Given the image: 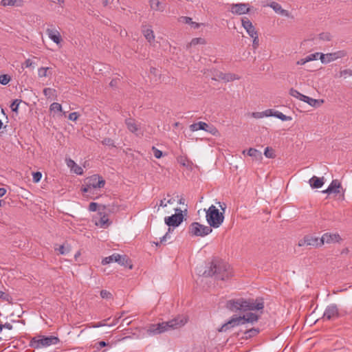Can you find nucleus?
<instances>
[{
    "label": "nucleus",
    "mask_w": 352,
    "mask_h": 352,
    "mask_svg": "<svg viewBox=\"0 0 352 352\" xmlns=\"http://www.w3.org/2000/svg\"><path fill=\"white\" fill-rule=\"evenodd\" d=\"M303 102H307L311 107H316L320 104L319 100L316 99L311 98L309 96H305L304 100H302Z\"/></svg>",
    "instance_id": "nucleus-33"
},
{
    "label": "nucleus",
    "mask_w": 352,
    "mask_h": 352,
    "mask_svg": "<svg viewBox=\"0 0 352 352\" xmlns=\"http://www.w3.org/2000/svg\"><path fill=\"white\" fill-rule=\"evenodd\" d=\"M347 56V52L344 50H338L334 52L322 54L320 60L323 64H328L338 59H341Z\"/></svg>",
    "instance_id": "nucleus-10"
},
{
    "label": "nucleus",
    "mask_w": 352,
    "mask_h": 352,
    "mask_svg": "<svg viewBox=\"0 0 352 352\" xmlns=\"http://www.w3.org/2000/svg\"><path fill=\"white\" fill-rule=\"evenodd\" d=\"M307 63H308V60H307V57H305V58H300L298 60H297L296 64L297 65H303L306 64Z\"/></svg>",
    "instance_id": "nucleus-57"
},
{
    "label": "nucleus",
    "mask_w": 352,
    "mask_h": 352,
    "mask_svg": "<svg viewBox=\"0 0 352 352\" xmlns=\"http://www.w3.org/2000/svg\"><path fill=\"white\" fill-rule=\"evenodd\" d=\"M67 165L70 168L71 170L77 175H81L83 174V169L79 166L74 160L69 159L66 160Z\"/></svg>",
    "instance_id": "nucleus-20"
},
{
    "label": "nucleus",
    "mask_w": 352,
    "mask_h": 352,
    "mask_svg": "<svg viewBox=\"0 0 352 352\" xmlns=\"http://www.w3.org/2000/svg\"><path fill=\"white\" fill-rule=\"evenodd\" d=\"M264 155L267 158H274L275 157L274 150L270 147L265 148Z\"/></svg>",
    "instance_id": "nucleus-39"
},
{
    "label": "nucleus",
    "mask_w": 352,
    "mask_h": 352,
    "mask_svg": "<svg viewBox=\"0 0 352 352\" xmlns=\"http://www.w3.org/2000/svg\"><path fill=\"white\" fill-rule=\"evenodd\" d=\"M204 275L206 276H214L216 278L222 280H228L233 275L230 265L225 261H219L212 262L208 270H205Z\"/></svg>",
    "instance_id": "nucleus-3"
},
{
    "label": "nucleus",
    "mask_w": 352,
    "mask_h": 352,
    "mask_svg": "<svg viewBox=\"0 0 352 352\" xmlns=\"http://www.w3.org/2000/svg\"><path fill=\"white\" fill-rule=\"evenodd\" d=\"M149 4L151 8L156 11L163 12L165 9V6L159 0H149Z\"/></svg>",
    "instance_id": "nucleus-26"
},
{
    "label": "nucleus",
    "mask_w": 352,
    "mask_h": 352,
    "mask_svg": "<svg viewBox=\"0 0 352 352\" xmlns=\"http://www.w3.org/2000/svg\"><path fill=\"white\" fill-rule=\"evenodd\" d=\"M241 23L243 28L246 30L250 37L258 34L255 28L252 25V23L247 17L242 18Z\"/></svg>",
    "instance_id": "nucleus-15"
},
{
    "label": "nucleus",
    "mask_w": 352,
    "mask_h": 352,
    "mask_svg": "<svg viewBox=\"0 0 352 352\" xmlns=\"http://www.w3.org/2000/svg\"><path fill=\"white\" fill-rule=\"evenodd\" d=\"M322 236L320 238L313 236H307L304 239V243L307 245L314 246V247H320L322 245Z\"/></svg>",
    "instance_id": "nucleus-19"
},
{
    "label": "nucleus",
    "mask_w": 352,
    "mask_h": 352,
    "mask_svg": "<svg viewBox=\"0 0 352 352\" xmlns=\"http://www.w3.org/2000/svg\"><path fill=\"white\" fill-rule=\"evenodd\" d=\"M250 10V8L248 3H232L230 6V11L233 14L242 15L248 13Z\"/></svg>",
    "instance_id": "nucleus-13"
},
{
    "label": "nucleus",
    "mask_w": 352,
    "mask_h": 352,
    "mask_svg": "<svg viewBox=\"0 0 352 352\" xmlns=\"http://www.w3.org/2000/svg\"><path fill=\"white\" fill-rule=\"evenodd\" d=\"M341 187L340 183L338 180H333L329 187L323 191L324 193L339 192L338 189Z\"/></svg>",
    "instance_id": "nucleus-23"
},
{
    "label": "nucleus",
    "mask_w": 352,
    "mask_h": 352,
    "mask_svg": "<svg viewBox=\"0 0 352 352\" xmlns=\"http://www.w3.org/2000/svg\"><path fill=\"white\" fill-rule=\"evenodd\" d=\"M109 345V343L104 342V341H100L98 342L97 344H96V349H100V348L102 347H104L106 346H108Z\"/></svg>",
    "instance_id": "nucleus-55"
},
{
    "label": "nucleus",
    "mask_w": 352,
    "mask_h": 352,
    "mask_svg": "<svg viewBox=\"0 0 352 352\" xmlns=\"http://www.w3.org/2000/svg\"><path fill=\"white\" fill-rule=\"evenodd\" d=\"M275 113H276V111L274 109H266L265 111H264L265 117H270V116L274 117Z\"/></svg>",
    "instance_id": "nucleus-49"
},
{
    "label": "nucleus",
    "mask_w": 352,
    "mask_h": 352,
    "mask_svg": "<svg viewBox=\"0 0 352 352\" xmlns=\"http://www.w3.org/2000/svg\"><path fill=\"white\" fill-rule=\"evenodd\" d=\"M1 6H21L23 5L22 0H1Z\"/></svg>",
    "instance_id": "nucleus-27"
},
{
    "label": "nucleus",
    "mask_w": 352,
    "mask_h": 352,
    "mask_svg": "<svg viewBox=\"0 0 352 352\" xmlns=\"http://www.w3.org/2000/svg\"><path fill=\"white\" fill-rule=\"evenodd\" d=\"M239 323L240 324H245V323H254L258 320V316L252 312L248 313L243 316H237Z\"/></svg>",
    "instance_id": "nucleus-17"
},
{
    "label": "nucleus",
    "mask_w": 352,
    "mask_h": 352,
    "mask_svg": "<svg viewBox=\"0 0 352 352\" xmlns=\"http://www.w3.org/2000/svg\"><path fill=\"white\" fill-rule=\"evenodd\" d=\"M143 34L146 39L149 42L152 43L155 40V35L153 31L151 28H146L143 30Z\"/></svg>",
    "instance_id": "nucleus-29"
},
{
    "label": "nucleus",
    "mask_w": 352,
    "mask_h": 352,
    "mask_svg": "<svg viewBox=\"0 0 352 352\" xmlns=\"http://www.w3.org/2000/svg\"><path fill=\"white\" fill-rule=\"evenodd\" d=\"M50 110L52 112H62V106L58 102H53L50 107Z\"/></svg>",
    "instance_id": "nucleus-37"
},
{
    "label": "nucleus",
    "mask_w": 352,
    "mask_h": 352,
    "mask_svg": "<svg viewBox=\"0 0 352 352\" xmlns=\"http://www.w3.org/2000/svg\"><path fill=\"white\" fill-rule=\"evenodd\" d=\"M42 177V174L40 172H35L32 174V179L34 183H38L40 182Z\"/></svg>",
    "instance_id": "nucleus-44"
},
{
    "label": "nucleus",
    "mask_w": 352,
    "mask_h": 352,
    "mask_svg": "<svg viewBox=\"0 0 352 352\" xmlns=\"http://www.w3.org/2000/svg\"><path fill=\"white\" fill-rule=\"evenodd\" d=\"M21 102V100H15L13 101V102L10 105V108L12 111L17 112Z\"/></svg>",
    "instance_id": "nucleus-43"
},
{
    "label": "nucleus",
    "mask_w": 352,
    "mask_h": 352,
    "mask_svg": "<svg viewBox=\"0 0 352 352\" xmlns=\"http://www.w3.org/2000/svg\"><path fill=\"white\" fill-rule=\"evenodd\" d=\"M322 54V53L316 52V53H314V54H309V55H307L306 56L307 57V60H308V62H310V61H312V60H318V58H320V55Z\"/></svg>",
    "instance_id": "nucleus-38"
},
{
    "label": "nucleus",
    "mask_w": 352,
    "mask_h": 352,
    "mask_svg": "<svg viewBox=\"0 0 352 352\" xmlns=\"http://www.w3.org/2000/svg\"><path fill=\"white\" fill-rule=\"evenodd\" d=\"M46 34L48 37L56 45H60L62 41V37L59 31L55 28H47Z\"/></svg>",
    "instance_id": "nucleus-16"
},
{
    "label": "nucleus",
    "mask_w": 352,
    "mask_h": 352,
    "mask_svg": "<svg viewBox=\"0 0 352 352\" xmlns=\"http://www.w3.org/2000/svg\"><path fill=\"white\" fill-rule=\"evenodd\" d=\"M227 307L233 311L262 310L264 308V302L262 298L256 300L239 298L228 300Z\"/></svg>",
    "instance_id": "nucleus-1"
},
{
    "label": "nucleus",
    "mask_w": 352,
    "mask_h": 352,
    "mask_svg": "<svg viewBox=\"0 0 352 352\" xmlns=\"http://www.w3.org/2000/svg\"><path fill=\"white\" fill-rule=\"evenodd\" d=\"M340 316L338 306L336 304L328 305L323 314L322 318L324 320H334Z\"/></svg>",
    "instance_id": "nucleus-11"
},
{
    "label": "nucleus",
    "mask_w": 352,
    "mask_h": 352,
    "mask_svg": "<svg viewBox=\"0 0 352 352\" xmlns=\"http://www.w3.org/2000/svg\"><path fill=\"white\" fill-rule=\"evenodd\" d=\"M113 262L118 263L122 266L129 267L130 269L132 268L131 261L129 260L126 255H120L119 254H113L112 255L105 257L102 260V265H107Z\"/></svg>",
    "instance_id": "nucleus-9"
},
{
    "label": "nucleus",
    "mask_w": 352,
    "mask_h": 352,
    "mask_svg": "<svg viewBox=\"0 0 352 352\" xmlns=\"http://www.w3.org/2000/svg\"><path fill=\"white\" fill-rule=\"evenodd\" d=\"M352 76V70L349 69H345L340 72V77L346 78L347 76Z\"/></svg>",
    "instance_id": "nucleus-41"
},
{
    "label": "nucleus",
    "mask_w": 352,
    "mask_h": 352,
    "mask_svg": "<svg viewBox=\"0 0 352 352\" xmlns=\"http://www.w3.org/2000/svg\"><path fill=\"white\" fill-rule=\"evenodd\" d=\"M342 241V238L338 233H329L326 232L322 236V245L324 243L331 244L336 243H340Z\"/></svg>",
    "instance_id": "nucleus-14"
},
{
    "label": "nucleus",
    "mask_w": 352,
    "mask_h": 352,
    "mask_svg": "<svg viewBox=\"0 0 352 352\" xmlns=\"http://www.w3.org/2000/svg\"><path fill=\"white\" fill-rule=\"evenodd\" d=\"M175 202V199L173 198H170L166 200V204L168 206V204H173Z\"/></svg>",
    "instance_id": "nucleus-62"
},
{
    "label": "nucleus",
    "mask_w": 352,
    "mask_h": 352,
    "mask_svg": "<svg viewBox=\"0 0 352 352\" xmlns=\"http://www.w3.org/2000/svg\"><path fill=\"white\" fill-rule=\"evenodd\" d=\"M166 199H161L160 201V204H159V208L160 207H162V208H165L167 206L166 204Z\"/></svg>",
    "instance_id": "nucleus-59"
},
{
    "label": "nucleus",
    "mask_w": 352,
    "mask_h": 352,
    "mask_svg": "<svg viewBox=\"0 0 352 352\" xmlns=\"http://www.w3.org/2000/svg\"><path fill=\"white\" fill-rule=\"evenodd\" d=\"M49 67H41L38 69V75L39 77H46L47 76V70L49 69Z\"/></svg>",
    "instance_id": "nucleus-42"
},
{
    "label": "nucleus",
    "mask_w": 352,
    "mask_h": 352,
    "mask_svg": "<svg viewBox=\"0 0 352 352\" xmlns=\"http://www.w3.org/2000/svg\"><path fill=\"white\" fill-rule=\"evenodd\" d=\"M190 129L192 131H197L199 130H203L212 135H215L218 133V131L216 128L213 126H210L207 123L204 122H198L196 123H193L190 125Z\"/></svg>",
    "instance_id": "nucleus-12"
},
{
    "label": "nucleus",
    "mask_w": 352,
    "mask_h": 352,
    "mask_svg": "<svg viewBox=\"0 0 352 352\" xmlns=\"http://www.w3.org/2000/svg\"><path fill=\"white\" fill-rule=\"evenodd\" d=\"M252 117L254 118L260 119L265 117L264 111L261 112H254L252 114Z\"/></svg>",
    "instance_id": "nucleus-50"
},
{
    "label": "nucleus",
    "mask_w": 352,
    "mask_h": 352,
    "mask_svg": "<svg viewBox=\"0 0 352 352\" xmlns=\"http://www.w3.org/2000/svg\"><path fill=\"white\" fill-rule=\"evenodd\" d=\"M274 117L280 119L282 121H290L292 119V117L287 116L278 111H276Z\"/></svg>",
    "instance_id": "nucleus-36"
},
{
    "label": "nucleus",
    "mask_w": 352,
    "mask_h": 352,
    "mask_svg": "<svg viewBox=\"0 0 352 352\" xmlns=\"http://www.w3.org/2000/svg\"><path fill=\"white\" fill-rule=\"evenodd\" d=\"M270 7L272 8L276 13H278L282 16H289L288 11L283 9L281 6L276 2L271 3L270 4Z\"/></svg>",
    "instance_id": "nucleus-25"
},
{
    "label": "nucleus",
    "mask_w": 352,
    "mask_h": 352,
    "mask_svg": "<svg viewBox=\"0 0 352 352\" xmlns=\"http://www.w3.org/2000/svg\"><path fill=\"white\" fill-rule=\"evenodd\" d=\"M100 296L104 299H110L112 298V294L107 290H102L100 292Z\"/></svg>",
    "instance_id": "nucleus-46"
},
{
    "label": "nucleus",
    "mask_w": 352,
    "mask_h": 352,
    "mask_svg": "<svg viewBox=\"0 0 352 352\" xmlns=\"http://www.w3.org/2000/svg\"><path fill=\"white\" fill-rule=\"evenodd\" d=\"M10 77L8 75H6V74L0 75V83L1 85H6L10 82Z\"/></svg>",
    "instance_id": "nucleus-40"
},
{
    "label": "nucleus",
    "mask_w": 352,
    "mask_h": 352,
    "mask_svg": "<svg viewBox=\"0 0 352 352\" xmlns=\"http://www.w3.org/2000/svg\"><path fill=\"white\" fill-rule=\"evenodd\" d=\"M252 38L253 39V41H252V47H253V48L254 49L258 48V47L259 45V38H258V34L254 35Z\"/></svg>",
    "instance_id": "nucleus-48"
},
{
    "label": "nucleus",
    "mask_w": 352,
    "mask_h": 352,
    "mask_svg": "<svg viewBox=\"0 0 352 352\" xmlns=\"http://www.w3.org/2000/svg\"><path fill=\"white\" fill-rule=\"evenodd\" d=\"M219 78L226 81V82H230V81H233L234 80H238L239 79V76H238L236 74H223V73H221L219 75Z\"/></svg>",
    "instance_id": "nucleus-28"
},
{
    "label": "nucleus",
    "mask_w": 352,
    "mask_h": 352,
    "mask_svg": "<svg viewBox=\"0 0 352 352\" xmlns=\"http://www.w3.org/2000/svg\"><path fill=\"white\" fill-rule=\"evenodd\" d=\"M58 251L59 252L60 254H66L69 252V250L65 249L64 245H60L59 248L58 249Z\"/></svg>",
    "instance_id": "nucleus-54"
},
{
    "label": "nucleus",
    "mask_w": 352,
    "mask_h": 352,
    "mask_svg": "<svg viewBox=\"0 0 352 352\" xmlns=\"http://www.w3.org/2000/svg\"><path fill=\"white\" fill-rule=\"evenodd\" d=\"M219 206L221 209V210L223 211L222 212L224 213L225 210H226V204L224 203H221V202H219Z\"/></svg>",
    "instance_id": "nucleus-61"
},
{
    "label": "nucleus",
    "mask_w": 352,
    "mask_h": 352,
    "mask_svg": "<svg viewBox=\"0 0 352 352\" xmlns=\"http://www.w3.org/2000/svg\"><path fill=\"white\" fill-rule=\"evenodd\" d=\"M309 184L313 188H320L324 184V178L323 177H317L316 176L312 177L309 179Z\"/></svg>",
    "instance_id": "nucleus-24"
},
{
    "label": "nucleus",
    "mask_w": 352,
    "mask_h": 352,
    "mask_svg": "<svg viewBox=\"0 0 352 352\" xmlns=\"http://www.w3.org/2000/svg\"><path fill=\"white\" fill-rule=\"evenodd\" d=\"M102 142L104 145L114 146L113 141L110 138H105Z\"/></svg>",
    "instance_id": "nucleus-52"
},
{
    "label": "nucleus",
    "mask_w": 352,
    "mask_h": 352,
    "mask_svg": "<svg viewBox=\"0 0 352 352\" xmlns=\"http://www.w3.org/2000/svg\"><path fill=\"white\" fill-rule=\"evenodd\" d=\"M78 113L77 112H72L69 113L68 118L70 120L76 121L78 118Z\"/></svg>",
    "instance_id": "nucleus-51"
},
{
    "label": "nucleus",
    "mask_w": 352,
    "mask_h": 352,
    "mask_svg": "<svg viewBox=\"0 0 352 352\" xmlns=\"http://www.w3.org/2000/svg\"><path fill=\"white\" fill-rule=\"evenodd\" d=\"M122 315H123V314H121L120 316L116 317L115 319L113 320V322L111 324H109V326H113V325L116 324L118 323L119 319L122 318Z\"/></svg>",
    "instance_id": "nucleus-58"
},
{
    "label": "nucleus",
    "mask_w": 352,
    "mask_h": 352,
    "mask_svg": "<svg viewBox=\"0 0 352 352\" xmlns=\"http://www.w3.org/2000/svg\"><path fill=\"white\" fill-rule=\"evenodd\" d=\"M239 325V320L237 316L232 317L230 320H229L227 322L223 324L218 331L219 332H226L227 331L231 329L232 328Z\"/></svg>",
    "instance_id": "nucleus-18"
},
{
    "label": "nucleus",
    "mask_w": 352,
    "mask_h": 352,
    "mask_svg": "<svg viewBox=\"0 0 352 352\" xmlns=\"http://www.w3.org/2000/svg\"><path fill=\"white\" fill-rule=\"evenodd\" d=\"M206 211V219L208 226L211 228H217L221 226L224 221V214L219 212V209L214 205L210 206Z\"/></svg>",
    "instance_id": "nucleus-5"
},
{
    "label": "nucleus",
    "mask_w": 352,
    "mask_h": 352,
    "mask_svg": "<svg viewBox=\"0 0 352 352\" xmlns=\"http://www.w3.org/2000/svg\"><path fill=\"white\" fill-rule=\"evenodd\" d=\"M187 320L184 316H178L168 322L150 324L146 330L148 336H155L162 333L170 329H175L184 326Z\"/></svg>",
    "instance_id": "nucleus-2"
},
{
    "label": "nucleus",
    "mask_w": 352,
    "mask_h": 352,
    "mask_svg": "<svg viewBox=\"0 0 352 352\" xmlns=\"http://www.w3.org/2000/svg\"><path fill=\"white\" fill-rule=\"evenodd\" d=\"M206 43V41L203 38H195L191 40V41L186 45V49L188 50L190 47L192 46H195L197 45H204Z\"/></svg>",
    "instance_id": "nucleus-31"
},
{
    "label": "nucleus",
    "mask_w": 352,
    "mask_h": 352,
    "mask_svg": "<svg viewBox=\"0 0 352 352\" xmlns=\"http://www.w3.org/2000/svg\"><path fill=\"white\" fill-rule=\"evenodd\" d=\"M98 208V204L95 202L90 203L89 206V210L91 212H95L97 210Z\"/></svg>",
    "instance_id": "nucleus-53"
},
{
    "label": "nucleus",
    "mask_w": 352,
    "mask_h": 352,
    "mask_svg": "<svg viewBox=\"0 0 352 352\" xmlns=\"http://www.w3.org/2000/svg\"><path fill=\"white\" fill-rule=\"evenodd\" d=\"M175 214L164 218V222L168 226H169V228L166 233L160 238V242H157L155 243L156 245H158L160 243H165L168 239L170 238V233L173 231V229H172L171 227L176 228L183 222L184 215L182 214V210L179 208H175Z\"/></svg>",
    "instance_id": "nucleus-4"
},
{
    "label": "nucleus",
    "mask_w": 352,
    "mask_h": 352,
    "mask_svg": "<svg viewBox=\"0 0 352 352\" xmlns=\"http://www.w3.org/2000/svg\"><path fill=\"white\" fill-rule=\"evenodd\" d=\"M34 65V63L32 62V60H30V58L25 60V61L24 62V63L23 64V67H30L32 66H33Z\"/></svg>",
    "instance_id": "nucleus-56"
},
{
    "label": "nucleus",
    "mask_w": 352,
    "mask_h": 352,
    "mask_svg": "<svg viewBox=\"0 0 352 352\" xmlns=\"http://www.w3.org/2000/svg\"><path fill=\"white\" fill-rule=\"evenodd\" d=\"M58 342L59 339L58 337L54 336L47 337L40 336L34 337L31 340L30 345L34 349H41L56 344Z\"/></svg>",
    "instance_id": "nucleus-7"
},
{
    "label": "nucleus",
    "mask_w": 352,
    "mask_h": 352,
    "mask_svg": "<svg viewBox=\"0 0 352 352\" xmlns=\"http://www.w3.org/2000/svg\"><path fill=\"white\" fill-rule=\"evenodd\" d=\"M247 154L254 158H261V153L256 148H250L248 151Z\"/></svg>",
    "instance_id": "nucleus-32"
},
{
    "label": "nucleus",
    "mask_w": 352,
    "mask_h": 352,
    "mask_svg": "<svg viewBox=\"0 0 352 352\" xmlns=\"http://www.w3.org/2000/svg\"><path fill=\"white\" fill-rule=\"evenodd\" d=\"M106 324L102 322H98L94 325H92V327L94 328H98V327H103V326H105Z\"/></svg>",
    "instance_id": "nucleus-60"
},
{
    "label": "nucleus",
    "mask_w": 352,
    "mask_h": 352,
    "mask_svg": "<svg viewBox=\"0 0 352 352\" xmlns=\"http://www.w3.org/2000/svg\"><path fill=\"white\" fill-rule=\"evenodd\" d=\"M125 124L127 129L133 133H136L140 129L135 120L132 118L126 119Z\"/></svg>",
    "instance_id": "nucleus-22"
},
{
    "label": "nucleus",
    "mask_w": 352,
    "mask_h": 352,
    "mask_svg": "<svg viewBox=\"0 0 352 352\" xmlns=\"http://www.w3.org/2000/svg\"><path fill=\"white\" fill-rule=\"evenodd\" d=\"M152 151L153 152V155L154 156L157 158V159H160L162 157L163 154H162V152L157 149L156 147L155 146H153L152 147Z\"/></svg>",
    "instance_id": "nucleus-45"
},
{
    "label": "nucleus",
    "mask_w": 352,
    "mask_h": 352,
    "mask_svg": "<svg viewBox=\"0 0 352 352\" xmlns=\"http://www.w3.org/2000/svg\"><path fill=\"white\" fill-rule=\"evenodd\" d=\"M109 224V219L106 215L101 216L98 221H96V225L101 228H106Z\"/></svg>",
    "instance_id": "nucleus-30"
},
{
    "label": "nucleus",
    "mask_w": 352,
    "mask_h": 352,
    "mask_svg": "<svg viewBox=\"0 0 352 352\" xmlns=\"http://www.w3.org/2000/svg\"><path fill=\"white\" fill-rule=\"evenodd\" d=\"M43 94L47 98H52L56 95V90L52 88H45L43 89Z\"/></svg>",
    "instance_id": "nucleus-34"
},
{
    "label": "nucleus",
    "mask_w": 352,
    "mask_h": 352,
    "mask_svg": "<svg viewBox=\"0 0 352 352\" xmlns=\"http://www.w3.org/2000/svg\"><path fill=\"white\" fill-rule=\"evenodd\" d=\"M249 333H250V336H252V335H255L258 333V331L256 329H251L249 331Z\"/></svg>",
    "instance_id": "nucleus-64"
},
{
    "label": "nucleus",
    "mask_w": 352,
    "mask_h": 352,
    "mask_svg": "<svg viewBox=\"0 0 352 352\" xmlns=\"http://www.w3.org/2000/svg\"><path fill=\"white\" fill-rule=\"evenodd\" d=\"M319 38L323 41H330L331 39V36L329 33L323 32L319 34Z\"/></svg>",
    "instance_id": "nucleus-47"
},
{
    "label": "nucleus",
    "mask_w": 352,
    "mask_h": 352,
    "mask_svg": "<svg viewBox=\"0 0 352 352\" xmlns=\"http://www.w3.org/2000/svg\"><path fill=\"white\" fill-rule=\"evenodd\" d=\"M105 181L98 175H93L85 180L81 190L84 193H91L94 190L100 189L104 186Z\"/></svg>",
    "instance_id": "nucleus-6"
},
{
    "label": "nucleus",
    "mask_w": 352,
    "mask_h": 352,
    "mask_svg": "<svg viewBox=\"0 0 352 352\" xmlns=\"http://www.w3.org/2000/svg\"><path fill=\"white\" fill-rule=\"evenodd\" d=\"M289 94L294 97V98H296L298 99H299L300 100L302 101V100H304L305 96L300 94L299 91H298L297 90L294 89H291L289 90Z\"/></svg>",
    "instance_id": "nucleus-35"
},
{
    "label": "nucleus",
    "mask_w": 352,
    "mask_h": 352,
    "mask_svg": "<svg viewBox=\"0 0 352 352\" xmlns=\"http://www.w3.org/2000/svg\"><path fill=\"white\" fill-rule=\"evenodd\" d=\"M188 232L191 236L204 237L210 234L212 229L208 226L193 222L189 226Z\"/></svg>",
    "instance_id": "nucleus-8"
},
{
    "label": "nucleus",
    "mask_w": 352,
    "mask_h": 352,
    "mask_svg": "<svg viewBox=\"0 0 352 352\" xmlns=\"http://www.w3.org/2000/svg\"><path fill=\"white\" fill-rule=\"evenodd\" d=\"M6 192V190L4 188H0V197H3Z\"/></svg>",
    "instance_id": "nucleus-63"
},
{
    "label": "nucleus",
    "mask_w": 352,
    "mask_h": 352,
    "mask_svg": "<svg viewBox=\"0 0 352 352\" xmlns=\"http://www.w3.org/2000/svg\"><path fill=\"white\" fill-rule=\"evenodd\" d=\"M179 21L181 23H186V24H189L191 26V28H192L194 29H198L201 26L204 25V23H199L192 21V18L189 17V16H181L179 19Z\"/></svg>",
    "instance_id": "nucleus-21"
}]
</instances>
